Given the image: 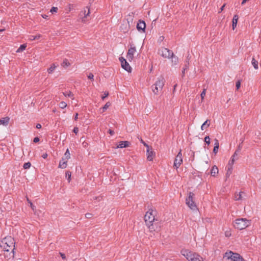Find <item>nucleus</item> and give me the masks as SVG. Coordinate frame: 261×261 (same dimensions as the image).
<instances>
[{
  "label": "nucleus",
  "mask_w": 261,
  "mask_h": 261,
  "mask_svg": "<svg viewBox=\"0 0 261 261\" xmlns=\"http://www.w3.org/2000/svg\"><path fill=\"white\" fill-rule=\"evenodd\" d=\"M237 23H238V21L232 20V29L233 30H234V29L237 27Z\"/></svg>",
  "instance_id": "nucleus-40"
},
{
  "label": "nucleus",
  "mask_w": 261,
  "mask_h": 261,
  "mask_svg": "<svg viewBox=\"0 0 261 261\" xmlns=\"http://www.w3.org/2000/svg\"><path fill=\"white\" fill-rule=\"evenodd\" d=\"M134 15L135 13L134 12H131L126 16V20L129 27H130V24L133 23Z\"/></svg>",
  "instance_id": "nucleus-16"
},
{
  "label": "nucleus",
  "mask_w": 261,
  "mask_h": 261,
  "mask_svg": "<svg viewBox=\"0 0 261 261\" xmlns=\"http://www.w3.org/2000/svg\"><path fill=\"white\" fill-rule=\"evenodd\" d=\"M225 6V4H224L222 7L221 8H220V11H219V13H220L223 10H224V8Z\"/></svg>",
  "instance_id": "nucleus-52"
},
{
  "label": "nucleus",
  "mask_w": 261,
  "mask_h": 261,
  "mask_svg": "<svg viewBox=\"0 0 261 261\" xmlns=\"http://www.w3.org/2000/svg\"><path fill=\"white\" fill-rule=\"evenodd\" d=\"M111 106V103L110 102H107L105 105L102 108V112H105L110 106Z\"/></svg>",
  "instance_id": "nucleus-33"
},
{
  "label": "nucleus",
  "mask_w": 261,
  "mask_h": 261,
  "mask_svg": "<svg viewBox=\"0 0 261 261\" xmlns=\"http://www.w3.org/2000/svg\"><path fill=\"white\" fill-rule=\"evenodd\" d=\"M42 17L43 18H45V19H47V17H48V16L45 15V14H44V15H42Z\"/></svg>",
  "instance_id": "nucleus-59"
},
{
  "label": "nucleus",
  "mask_w": 261,
  "mask_h": 261,
  "mask_svg": "<svg viewBox=\"0 0 261 261\" xmlns=\"http://www.w3.org/2000/svg\"><path fill=\"white\" fill-rule=\"evenodd\" d=\"M109 95V93L108 92H105L104 93V95H103L102 97H101V98L102 100H103L106 97H107Z\"/></svg>",
  "instance_id": "nucleus-45"
},
{
  "label": "nucleus",
  "mask_w": 261,
  "mask_h": 261,
  "mask_svg": "<svg viewBox=\"0 0 261 261\" xmlns=\"http://www.w3.org/2000/svg\"><path fill=\"white\" fill-rule=\"evenodd\" d=\"M156 212L150 209L144 216V221L150 232L158 231L160 229L159 221L155 218Z\"/></svg>",
  "instance_id": "nucleus-1"
},
{
  "label": "nucleus",
  "mask_w": 261,
  "mask_h": 261,
  "mask_svg": "<svg viewBox=\"0 0 261 261\" xmlns=\"http://www.w3.org/2000/svg\"><path fill=\"white\" fill-rule=\"evenodd\" d=\"M247 0H243V1L242 2V5L244 4L247 2Z\"/></svg>",
  "instance_id": "nucleus-62"
},
{
  "label": "nucleus",
  "mask_w": 261,
  "mask_h": 261,
  "mask_svg": "<svg viewBox=\"0 0 261 261\" xmlns=\"http://www.w3.org/2000/svg\"><path fill=\"white\" fill-rule=\"evenodd\" d=\"M189 62L187 61L186 64L185 65V67L183 68L182 70V75L184 76L185 73V71L188 68Z\"/></svg>",
  "instance_id": "nucleus-31"
},
{
  "label": "nucleus",
  "mask_w": 261,
  "mask_h": 261,
  "mask_svg": "<svg viewBox=\"0 0 261 261\" xmlns=\"http://www.w3.org/2000/svg\"><path fill=\"white\" fill-rule=\"evenodd\" d=\"M86 9H87V12L86 11V10H84V11H82L81 12L80 15L82 16L83 15H84V17L82 18V21L83 22H85L86 21V18L90 14V9L88 7L86 8Z\"/></svg>",
  "instance_id": "nucleus-14"
},
{
  "label": "nucleus",
  "mask_w": 261,
  "mask_h": 261,
  "mask_svg": "<svg viewBox=\"0 0 261 261\" xmlns=\"http://www.w3.org/2000/svg\"><path fill=\"white\" fill-rule=\"evenodd\" d=\"M182 163V154L181 152V150L178 152L177 155H176L174 162V167L176 169L178 168L181 163Z\"/></svg>",
  "instance_id": "nucleus-10"
},
{
  "label": "nucleus",
  "mask_w": 261,
  "mask_h": 261,
  "mask_svg": "<svg viewBox=\"0 0 261 261\" xmlns=\"http://www.w3.org/2000/svg\"><path fill=\"white\" fill-rule=\"evenodd\" d=\"M164 78L161 76L158 79L155 83L151 86L152 92L154 94H158L161 92L165 84Z\"/></svg>",
  "instance_id": "nucleus-4"
},
{
  "label": "nucleus",
  "mask_w": 261,
  "mask_h": 261,
  "mask_svg": "<svg viewBox=\"0 0 261 261\" xmlns=\"http://www.w3.org/2000/svg\"><path fill=\"white\" fill-rule=\"evenodd\" d=\"M158 54L164 58H170L171 56L173 55V53L172 50L167 48L162 47L158 51Z\"/></svg>",
  "instance_id": "nucleus-8"
},
{
  "label": "nucleus",
  "mask_w": 261,
  "mask_h": 261,
  "mask_svg": "<svg viewBox=\"0 0 261 261\" xmlns=\"http://www.w3.org/2000/svg\"><path fill=\"white\" fill-rule=\"evenodd\" d=\"M238 154L237 153V152H234L233 155L231 156V159L230 160L228 165L232 166L234 163V161L238 159Z\"/></svg>",
  "instance_id": "nucleus-17"
},
{
  "label": "nucleus",
  "mask_w": 261,
  "mask_h": 261,
  "mask_svg": "<svg viewBox=\"0 0 261 261\" xmlns=\"http://www.w3.org/2000/svg\"><path fill=\"white\" fill-rule=\"evenodd\" d=\"M251 224V221L246 218H240L236 220L234 226L236 228L242 230L248 227Z\"/></svg>",
  "instance_id": "nucleus-5"
},
{
  "label": "nucleus",
  "mask_w": 261,
  "mask_h": 261,
  "mask_svg": "<svg viewBox=\"0 0 261 261\" xmlns=\"http://www.w3.org/2000/svg\"><path fill=\"white\" fill-rule=\"evenodd\" d=\"M218 168L215 165L212 167L211 171V174L213 176H215L216 174L218 173Z\"/></svg>",
  "instance_id": "nucleus-20"
},
{
  "label": "nucleus",
  "mask_w": 261,
  "mask_h": 261,
  "mask_svg": "<svg viewBox=\"0 0 261 261\" xmlns=\"http://www.w3.org/2000/svg\"><path fill=\"white\" fill-rule=\"evenodd\" d=\"M60 254L61 256L62 257V259H66V256H65V254L64 253L60 252Z\"/></svg>",
  "instance_id": "nucleus-48"
},
{
  "label": "nucleus",
  "mask_w": 261,
  "mask_h": 261,
  "mask_svg": "<svg viewBox=\"0 0 261 261\" xmlns=\"http://www.w3.org/2000/svg\"><path fill=\"white\" fill-rule=\"evenodd\" d=\"M63 95L66 97L68 96V97L72 98V99L74 98L73 94L70 91L68 92H63Z\"/></svg>",
  "instance_id": "nucleus-27"
},
{
  "label": "nucleus",
  "mask_w": 261,
  "mask_h": 261,
  "mask_svg": "<svg viewBox=\"0 0 261 261\" xmlns=\"http://www.w3.org/2000/svg\"><path fill=\"white\" fill-rule=\"evenodd\" d=\"M57 67V66L55 65V64H53L51 66L48 68L47 72L49 74H50L54 72L55 68Z\"/></svg>",
  "instance_id": "nucleus-24"
},
{
  "label": "nucleus",
  "mask_w": 261,
  "mask_h": 261,
  "mask_svg": "<svg viewBox=\"0 0 261 261\" xmlns=\"http://www.w3.org/2000/svg\"><path fill=\"white\" fill-rule=\"evenodd\" d=\"M251 63H252V64L254 68L255 69H257L258 68V62L256 60H255L254 58H252Z\"/></svg>",
  "instance_id": "nucleus-28"
},
{
  "label": "nucleus",
  "mask_w": 261,
  "mask_h": 261,
  "mask_svg": "<svg viewBox=\"0 0 261 261\" xmlns=\"http://www.w3.org/2000/svg\"><path fill=\"white\" fill-rule=\"evenodd\" d=\"M232 166L228 165V169L226 173V178H228L230 174L232 173Z\"/></svg>",
  "instance_id": "nucleus-23"
},
{
  "label": "nucleus",
  "mask_w": 261,
  "mask_h": 261,
  "mask_svg": "<svg viewBox=\"0 0 261 261\" xmlns=\"http://www.w3.org/2000/svg\"><path fill=\"white\" fill-rule=\"evenodd\" d=\"M205 142L209 145L210 144V138L208 136H206L204 138Z\"/></svg>",
  "instance_id": "nucleus-38"
},
{
  "label": "nucleus",
  "mask_w": 261,
  "mask_h": 261,
  "mask_svg": "<svg viewBox=\"0 0 261 261\" xmlns=\"http://www.w3.org/2000/svg\"><path fill=\"white\" fill-rule=\"evenodd\" d=\"M147 159L149 161H152L153 157L155 155V153L152 150H150V148H147Z\"/></svg>",
  "instance_id": "nucleus-13"
},
{
  "label": "nucleus",
  "mask_w": 261,
  "mask_h": 261,
  "mask_svg": "<svg viewBox=\"0 0 261 261\" xmlns=\"http://www.w3.org/2000/svg\"><path fill=\"white\" fill-rule=\"evenodd\" d=\"M62 65L63 66V67H68L70 65V63L68 62V60L66 59H65L63 61V63L62 64Z\"/></svg>",
  "instance_id": "nucleus-30"
},
{
  "label": "nucleus",
  "mask_w": 261,
  "mask_h": 261,
  "mask_svg": "<svg viewBox=\"0 0 261 261\" xmlns=\"http://www.w3.org/2000/svg\"><path fill=\"white\" fill-rule=\"evenodd\" d=\"M83 145L84 147H86L88 145V143L87 142H84L83 143Z\"/></svg>",
  "instance_id": "nucleus-58"
},
{
  "label": "nucleus",
  "mask_w": 261,
  "mask_h": 261,
  "mask_svg": "<svg viewBox=\"0 0 261 261\" xmlns=\"http://www.w3.org/2000/svg\"><path fill=\"white\" fill-rule=\"evenodd\" d=\"M241 145H239L238 149L236 150L235 152H237V153L238 154L240 152V151H241Z\"/></svg>",
  "instance_id": "nucleus-46"
},
{
  "label": "nucleus",
  "mask_w": 261,
  "mask_h": 261,
  "mask_svg": "<svg viewBox=\"0 0 261 261\" xmlns=\"http://www.w3.org/2000/svg\"><path fill=\"white\" fill-rule=\"evenodd\" d=\"M58 10V9L57 7H53L50 9V12L52 13H54V12H57Z\"/></svg>",
  "instance_id": "nucleus-39"
},
{
  "label": "nucleus",
  "mask_w": 261,
  "mask_h": 261,
  "mask_svg": "<svg viewBox=\"0 0 261 261\" xmlns=\"http://www.w3.org/2000/svg\"><path fill=\"white\" fill-rule=\"evenodd\" d=\"M130 145V143L127 141H120L119 142L118 145L117 146V148H122L124 147H129Z\"/></svg>",
  "instance_id": "nucleus-15"
},
{
  "label": "nucleus",
  "mask_w": 261,
  "mask_h": 261,
  "mask_svg": "<svg viewBox=\"0 0 261 261\" xmlns=\"http://www.w3.org/2000/svg\"><path fill=\"white\" fill-rule=\"evenodd\" d=\"M30 206L33 210H34L35 206L33 204L32 202L30 203Z\"/></svg>",
  "instance_id": "nucleus-57"
},
{
  "label": "nucleus",
  "mask_w": 261,
  "mask_h": 261,
  "mask_svg": "<svg viewBox=\"0 0 261 261\" xmlns=\"http://www.w3.org/2000/svg\"><path fill=\"white\" fill-rule=\"evenodd\" d=\"M27 45L25 44L21 45L19 48L17 49V52H20L23 51L25 49Z\"/></svg>",
  "instance_id": "nucleus-32"
},
{
  "label": "nucleus",
  "mask_w": 261,
  "mask_h": 261,
  "mask_svg": "<svg viewBox=\"0 0 261 261\" xmlns=\"http://www.w3.org/2000/svg\"><path fill=\"white\" fill-rule=\"evenodd\" d=\"M119 61L121 62L122 68H123L126 71H128V72H130L132 70V68L129 65V64L127 63L126 60L123 57H121L119 58Z\"/></svg>",
  "instance_id": "nucleus-9"
},
{
  "label": "nucleus",
  "mask_w": 261,
  "mask_h": 261,
  "mask_svg": "<svg viewBox=\"0 0 261 261\" xmlns=\"http://www.w3.org/2000/svg\"><path fill=\"white\" fill-rule=\"evenodd\" d=\"M36 127L37 128L39 129V128H41V125L40 124H39V123H38V124H37Z\"/></svg>",
  "instance_id": "nucleus-56"
},
{
  "label": "nucleus",
  "mask_w": 261,
  "mask_h": 261,
  "mask_svg": "<svg viewBox=\"0 0 261 261\" xmlns=\"http://www.w3.org/2000/svg\"><path fill=\"white\" fill-rule=\"evenodd\" d=\"M236 86L237 90H238L240 88L241 82H240V81H238L236 82Z\"/></svg>",
  "instance_id": "nucleus-43"
},
{
  "label": "nucleus",
  "mask_w": 261,
  "mask_h": 261,
  "mask_svg": "<svg viewBox=\"0 0 261 261\" xmlns=\"http://www.w3.org/2000/svg\"><path fill=\"white\" fill-rule=\"evenodd\" d=\"M92 216H93V215H92V214H91V213H86V214H85V217H86V218H87V219H90V218H92Z\"/></svg>",
  "instance_id": "nucleus-41"
},
{
  "label": "nucleus",
  "mask_w": 261,
  "mask_h": 261,
  "mask_svg": "<svg viewBox=\"0 0 261 261\" xmlns=\"http://www.w3.org/2000/svg\"><path fill=\"white\" fill-rule=\"evenodd\" d=\"M47 154L46 153H43L42 155V157L43 158V159H46L47 157Z\"/></svg>",
  "instance_id": "nucleus-55"
},
{
  "label": "nucleus",
  "mask_w": 261,
  "mask_h": 261,
  "mask_svg": "<svg viewBox=\"0 0 261 261\" xmlns=\"http://www.w3.org/2000/svg\"><path fill=\"white\" fill-rule=\"evenodd\" d=\"M70 152H69V150L68 149H67L65 154H64V156L63 158H65V160H66L67 161V160L70 159Z\"/></svg>",
  "instance_id": "nucleus-25"
},
{
  "label": "nucleus",
  "mask_w": 261,
  "mask_h": 261,
  "mask_svg": "<svg viewBox=\"0 0 261 261\" xmlns=\"http://www.w3.org/2000/svg\"><path fill=\"white\" fill-rule=\"evenodd\" d=\"M67 161L65 160V158H62V160L59 163V167L65 169L67 167Z\"/></svg>",
  "instance_id": "nucleus-19"
},
{
  "label": "nucleus",
  "mask_w": 261,
  "mask_h": 261,
  "mask_svg": "<svg viewBox=\"0 0 261 261\" xmlns=\"http://www.w3.org/2000/svg\"><path fill=\"white\" fill-rule=\"evenodd\" d=\"M71 172L70 171H67L66 172V177L67 178L68 182H70L71 180Z\"/></svg>",
  "instance_id": "nucleus-35"
},
{
  "label": "nucleus",
  "mask_w": 261,
  "mask_h": 261,
  "mask_svg": "<svg viewBox=\"0 0 261 261\" xmlns=\"http://www.w3.org/2000/svg\"><path fill=\"white\" fill-rule=\"evenodd\" d=\"M194 196L195 194L192 192H190L186 199V204L193 211L197 210V206L194 201Z\"/></svg>",
  "instance_id": "nucleus-7"
},
{
  "label": "nucleus",
  "mask_w": 261,
  "mask_h": 261,
  "mask_svg": "<svg viewBox=\"0 0 261 261\" xmlns=\"http://www.w3.org/2000/svg\"><path fill=\"white\" fill-rule=\"evenodd\" d=\"M238 19H239V16H238V15H234V16H233V17L232 20L238 21Z\"/></svg>",
  "instance_id": "nucleus-51"
},
{
  "label": "nucleus",
  "mask_w": 261,
  "mask_h": 261,
  "mask_svg": "<svg viewBox=\"0 0 261 261\" xmlns=\"http://www.w3.org/2000/svg\"><path fill=\"white\" fill-rule=\"evenodd\" d=\"M141 143L143 144V145L147 147V148H149V146L145 143L144 142L142 139L141 140Z\"/></svg>",
  "instance_id": "nucleus-49"
},
{
  "label": "nucleus",
  "mask_w": 261,
  "mask_h": 261,
  "mask_svg": "<svg viewBox=\"0 0 261 261\" xmlns=\"http://www.w3.org/2000/svg\"><path fill=\"white\" fill-rule=\"evenodd\" d=\"M31 164L30 162L25 163L23 164V167L24 169H27L30 168Z\"/></svg>",
  "instance_id": "nucleus-36"
},
{
  "label": "nucleus",
  "mask_w": 261,
  "mask_h": 261,
  "mask_svg": "<svg viewBox=\"0 0 261 261\" xmlns=\"http://www.w3.org/2000/svg\"><path fill=\"white\" fill-rule=\"evenodd\" d=\"M15 242L14 239L11 236L5 237L2 241L0 244L1 247H2L5 251L9 252L11 250L14 254L15 249Z\"/></svg>",
  "instance_id": "nucleus-2"
},
{
  "label": "nucleus",
  "mask_w": 261,
  "mask_h": 261,
  "mask_svg": "<svg viewBox=\"0 0 261 261\" xmlns=\"http://www.w3.org/2000/svg\"><path fill=\"white\" fill-rule=\"evenodd\" d=\"M59 107H60V108L63 109H64L65 108H66L67 107V104L64 101H61L59 103Z\"/></svg>",
  "instance_id": "nucleus-34"
},
{
  "label": "nucleus",
  "mask_w": 261,
  "mask_h": 261,
  "mask_svg": "<svg viewBox=\"0 0 261 261\" xmlns=\"http://www.w3.org/2000/svg\"><path fill=\"white\" fill-rule=\"evenodd\" d=\"M77 116H78V114H77V113H76V114H75V118H74V120H76L77 119Z\"/></svg>",
  "instance_id": "nucleus-60"
},
{
  "label": "nucleus",
  "mask_w": 261,
  "mask_h": 261,
  "mask_svg": "<svg viewBox=\"0 0 261 261\" xmlns=\"http://www.w3.org/2000/svg\"><path fill=\"white\" fill-rule=\"evenodd\" d=\"M210 125V120L207 119L201 125V129L202 130H203L205 128L208 127Z\"/></svg>",
  "instance_id": "nucleus-22"
},
{
  "label": "nucleus",
  "mask_w": 261,
  "mask_h": 261,
  "mask_svg": "<svg viewBox=\"0 0 261 261\" xmlns=\"http://www.w3.org/2000/svg\"><path fill=\"white\" fill-rule=\"evenodd\" d=\"M78 131H79V128L76 127H75L73 130V132L75 133V134H77L78 133Z\"/></svg>",
  "instance_id": "nucleus-50"
},
{
  "label": "nucleus",
  "mask_w": 261,
  "mask_h": 261,
  "mask_svg": "<svg viewBox=\"0 0 261 261\" xmlns=\"http://www.w3.org/2000/svg\"><path fill=\"white\" fill-rule=\"evenodd\" d=\"M34 142L37 143L39 141V138L38 137H35L33 140Z\"/></svg>",
  "instance_id": "nucleus-53"
},
{
  "label": "nucleus",
  "mask_w": 261,
  "mask_h": 261,
  "mask_svg": "<svg viewBox=\"0 0 261 261\" xmlns=\"http://www.w3.org/2000/svg\"><path fill=\"white\" fill-rule=\"evenodd\" d=\"M88 78L91 80H94V75L92 73H90L88 75Z\"/></svg>",
  "instance_id": "nucleus-42"
},
{
  "label": "nucleus",
  "mask_w": 261,
  "mask_h": 261,
  "mask_svg": "<svg viewBox=\"0 0 261 261\" xmlns=\"http://www.w3.org/2000/svg\"><path fill=\"white\" fill-rule=\"evenodd\" d=\"M9 120L10 118L8 117L3 118L2 119H0V124L4 126H7L9 124Z\"/></svg>",
  "instance_id": "nucleus-18"
},
{
  "label": "nucleus",
  "mask_w": 261,
  "mask_h": 261,
  "mask_svg": "<svg viewBox=\"0 0 261 261\" xmlns=\"http://www.w3.org/2000/svg\"><path fill=\"white\" fill-rule=\"evenodd\" d=\"M176 85H177L176 84L174 85V89H175L176 88Z\"/></svg>",
  "instance_id": "nucleus-64"
},
{
  "label": "nucleus",
  "mask_w": 261,
  "mask_h": 261,
  "mask_svg": "<svg viewBox=\"0 0 261 261\" xmlns=\"http://www.w3.org/2000/svg\"><path fill=\"white\" fill-rule=\"evenodd\" d=\"M170 58H171V62H172L173 65H175L178 63V57L174 56V54L173 56H170Z\"/></svg>",
  "instance_id": "nucleus-21"
},
{
  "label": "nucleus",
  "mask_w": 261,
  "mask_h": 261,
  "mask_svg": "<svg viewBox=\"0 0 261 261\" xmlns=\"http://www.w3.org/2000/svg\"><path fill=\"white\" fill-rule=\"evenodd\" d=\"M136 51V47L132 45H130L127 54V58L129 61L133 60L134 53Z\"/></svg>",
  "instance_id": "nucleus-11"
},
{
  "label": "nucleus",
  "mask_w": 261,
  "mask_h": 261,
  "mask_svg": "<svg viewBox=\"0 0 261 261\" xmlns=\"http://www.w3.org/2000/svg\"><path fill=\"white\" fill-rule=\"evenodd\" d=\"M27 201L30 204L31 203H32V202L30 201V200L28 198V197H27Z\"/></svg>",
  "instance_id": "nucleus-61"
},
{
  "label": "nucleus",
  "mask_w": 261,
  "mask_h": 261,
  "mask_svg": "<svg viewBox=\"0 0 261 261\" xmlns=\"http://www.w3.org/2000/svg\"><path fill=\"white\" fill-rule=\"evenodd\" d=\"M215 146H217L218 147H219V142H218V140L217 139H215Z\"/></svg>",
  "instance_id": "nucleus-47"
},
{
  "label": "nucleus",
  "mask_w": 261,
  "mask_h": 261,
  "mask_svg": "<svg viewBox=\"0 0 261 261\" xmlns=\"http://www.w3.org/2000/svg\"><path fill=\"white\" fill-rule=\"evenodd\" d=\"M146 28V24L145 22L143 20H139L137 24V29L140 32H145V29Z\"/></svg>",
  "instance_id": "nucleus-12"
},
{
  "label": "nucleus",
  "mask_w": 261,
  "mask_h": 261,
  "mask_svg": "<svg viewBox=\"0 0 261 261\" xmlns=\"http://www.w3.org/2000/svg\"><path fill=\"white\" fill-rule=\"evenodd\" d=\"M181 253L189 261H202V258L199 255L188 250L183 249Z\"/></svg>",
  "instance_id": "nucleus-3"
},
{
  "label": "nucleus",
  "mask_w": 261,
  "mask_h": 261,
  "mask_svg": "<svg viewBox=\"0 0 261 261\" xmlns=\"http://www.w3.org/2000/svg\"><path fill=\"white\" fill-rule=\"evenodd\" d=\"M41 35L40 34H38V35H35V36H31L29 38V40H31V41H33V40H35L36 39H39L40 37H41Z\"/></svg>",
  "instance_id": "nucleus-29"
},
{
  "label": "nucleus",
  "mask_w": 261,
  "mask_h": 261,
  "mask_svg": "<svg viewBox=\"0 0 261 261\" xmlns=\"http://www.w3.org/2000/svg\"><path fill=\"white\" fill-rule=\"evenodd\" d=\"M218 149H219V147H218L217 146H214V149H213L214 153L216 154L218 152Z\"/></svg>",
  "instance_id": "nucleus-44"
},
{
  "label": "nucleus",
  "mask_w": 261,
  "mask_h": 261,
  "mask_svg": "<svg viewBox=\"0 0 261 261\" xmlns=\"http://www.w3.org/2000/svg\"><path fill=\"white\" fill-rule=\"evenodd\" d=\"M5 31V29H0V32H4Z\"/></svg>",
  "instance_id": "nucleus-63"
},
{
  "label": "nucleus",
  "mask_w": 261,
  "mask_h": 261,
  "mask_svg": "<svg viewBox=\"0 0 261 261\" xmlns=\"http://www.w3.org/2000/svg\"><path fill=\"white\" fill-rule=\"evenodd\" d=\"M205 93H206V89H203V90L200 95L202 100L204 99V97L205 96Z\"/></svg>",
  "instance_id": "nucleus-37"
},
{
  "label": "nucleus",
  "mask_w": 261,
  "mask_h": 261,
  "mask_svg": "<svg viewBox=\"0 0 261 261\" xmlns=\"http://www.w3.org/2000/svg\"><path fill=\"white\" fill-rule=\"evenodd\" d=\"M108 132L111 135H113L114 134V132L111 129L108 130Z\"/></svg>",
  "instance_id": "nucleus-54"
},
{
  "label": "nucleus",
  "mask_w": 261,
  "mask_h": 261,
  "mask_svg": "<svg viewBox=\"0 0 261 261\" xmlns=\"http://www.w3.org/2000/svg\"><path fill=\"white\" fill-rule=\"evenodd\" d=\"M243 193L242 192H240L239 194L236 193L234 197V199L235 200H240L242 199V197L241 195V193Z\"/></svg>",
  "instance_id": "nucleus-26"
},
{
  "label": "nucleus",
  "mask_w": 261,
  "mask_h": 261,
  "mask_svg": "<svg viewBox=\"0 0 261 261\" xmlns=\"http://www.w3.org/2000/svg\"><path fill=\"white\" fill-rule=\"evenodd\" d=\"M223 258L226 261H245L239 254L231 251L226 252Z\"/></svg>",
  "instance_id": "nucleus-6"
}]
</instances>
